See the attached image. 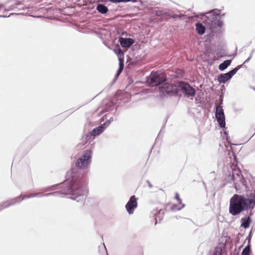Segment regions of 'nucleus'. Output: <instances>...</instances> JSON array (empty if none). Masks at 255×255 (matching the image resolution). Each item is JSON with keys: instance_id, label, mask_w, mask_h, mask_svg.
I'll return each mask as SVG.
<instances>
[{"instance_id": "f257e3e1", "label": "nucleus", "mask_w": 255, "mask_h": 255, "mask_svg": "<svg viewBox=\"0 0 255 255\" xmlns=\"http://www.w3.org/2000/svg\"><path fill=\"white\" fill-rule=\"evenodd\" d=\"M255 205V200L246 198L244 196L235 194L230 199L229 212L235 216L244 210L253 208Z\"/></svg>"}, {"instance_id": "f03ea898", "label": "nucleus", "mask_w": 255, "mask_h": 255, "mask_svg": "<svg viewBox=\"0 0 255 255\" xmlns=\"http://www.w3.org/2000/svg\"><path fill=\"white\" fill-rule=\"evenodd\" d=\"M59 194V192H55L54 193H50L48 194H46L45 195H43L42 192H38L35 193H31L27 195L21 196L20 197H17L15 198V199H13L11 201H6L3 203H0V211L1 210L6 208L10 206L13 205V204L19 202L20 201H22L25 199L26 198H33L37 196H42L44 195L47 196L49 195H57Z\"/></svg>"}, {"instance_id": "7ed1b4c3", "label": "nucleus", "mask_w": 255, "mask_h": 255, "mask_svg": "<svg viewBox=\"0 0 255 255\" xmlns=\"http://www.w3.org/2000/svg\"><path fill=\"white\" fill-rule=\"evenodd\" d=\"M166 80L165 76L162 73L159 72H152L151 73L147 80L150 86H157Z\"/></svg>"}, {"instance_id": "20e7f679", "label": "nucleus", "mask_w": 255, "mask_h": 255, "mask_svg": "<svg viewBox=\"0 0 255 255\" xmlns=\"http://www.w3.org/2000/svg\"><path fill=\"white\" fill-rule=\"evenodd\" d=\"M62 193L80 196L82 194L81 186L79 183L71 182L68 185L63 187Z\"/></svg>"}, {"instance_id": "39448f33", "label": "nucleus", "mask_w": 255, "mask_h": 255, "mask_svg": "<svg viewBox=\"0 0 255 255\" xmlns=\"http://www.w3.org/2000/svg\"><path fill=\"white\" fill-rule=\"evenodd\" d=\"M160 90L162 95L177 94L179 91L178 83L176 84L165 83L160 87Z\"/></svg>"}, {"instance_id": "423d86ee", "label": "nucleus", "mask_w": 255, "mask_h": 255, "mask_svg": "<svg viewBox=\"0 0 255 255\" xmlns=\"http://www.w3.org/2000/svg\"><path fill=\"white\" fill-rule=\"evenodd\" d=\"M92 152L87 150L85 151L82 156L77 160L76 166L80 168H84L88 166L91 162Z\"/></svg>"}, {"instance_id": "0eeeda50", "label": "nucleus", "mask_w": 255, "mask_h": 255, "mask_svg": "<svg viewBox=\"0 0 255 255\" xmlns=\"http://www.w3.org/2000/svg\"><path fill=\"white\" fill-rule=\"evenodd\" d=\"M179 91H182L184 95L189 98L195 96L196 91L188 83L184 82H178Z\"/></svg>"}, {"instance_id": "6e6552de", "label": "nucleus", "mask_w": 255, "mask_h": 255, "mask_svg": "<svg viewBox=\"0 0 255 255\" xmlns=\"http://www.w3.org/2000/svg\"><path fill=\"white\" fill-rule=\"evenodd\" d=\"M215 116L221 128H224L225 126V117L223 109L221 106H217Z\"/></svg>"}, {"instance_id": "1a4fd4ad", "label": "nucleus", "mask_w": 255, "mask_h": 255, "mask_svg": "<svg viewBox=\"0 0 255 255\" xmlns=\"http://www.w3.org/2000/svg\"><path fill=\"white\" fill-rule=\"evenodd\" d=\"M238 67H236L233 70L226 74H220L218 76V80L220 83H225L230 79L232 76L236 73L239 70Z\"/></svg>"}, {"instance_id": "9d476101", "label": "nucleus", "mask_w": 255, "mask_h": 255, "mask_svg": "<svg viewBox=\"0 0 255 255\" xmlns=\"http://www.w3.org/2000/svg\"><path fill=\"white\" fill-rule=\"evenodd\" d=\"M137 206V199L134 195L130 197L129 201L126 205V208L129 214H132L134 209Z\"/></svg>"}, {"instance_id": "9b49d317", "label": "nucleus", "mask_w": 255, "mask_h": 255, "mask_svg": "<svg viewBox=\"0 0 255 255\" xmlns=\"http://www.w3.org/2000/svg\"><path fill=\"white\" fill-rule=\"evenodd\" d=\"M119 41L121 45L125 48H128L134 43V40L131 38L121 37Z\"/></svg>"}, {"instance_id": "f8f14e48", "label": "nucleus", "mask_w": 255, "mask_h": 255, "mask_svg": "<svg viewBox=\"0 0 255 255\" xmlns=\"http://www.w3.org/2000/svg\"><path fill=\"white\" fill-rule=\"evenodd\" d=\"M175 198L178 201V204L177 205H173L171 208V209L179 210L183 208L185 205L182 203L179 194L178 193H175Z\"/></svg>"}, {"instance_id": "ddd939ff", "label": "nucleus", "mask_w": 255, "mask_h": 255, "mask_svg": "<svg viewBox=\"0 0 255 255\" xmlns=\"http://www.w3.org/2000/svg\"><path fill=\"white\" fill-rule=\"evenodd\" d=\"M196 29L197 33L200 35H202L205 33V27L200 23H197L196 24Z\"/></svg>"}, {"instance_id": "4468645a", "label": "nucleus", "mask_w": 255, "mask_h": 255, "mask_svg": "<svg viewBox=\"0 0 255 255\" xmlns=\"http://www.w3.org/2000/svg\"><path fill=\"white\" fill-rule=\"evenodd\" d=\"M251 223V219L250 217L242 219V225L241 226L244 228H248Z\"/></svg>"}, {"instance_id": "2eb2a0df", "label": "nucleus", "mask_w": 255, "mask_h": 255, "mask_svg": "<svg viewBox=\"0 0 255 255\" xmlns=\"http://www.w3.org/2000/svg\"><path fill=\"white\" fill-rule=\"evenodd\" d=\"M97 9L99 12L103 14L107 13L108 11V7L103 4H98Z\"/></svg>"}, {"instance_id": "dca6fc26", "label": "nucleus", "mask_w": 255, "mask_h": 255, "mask_svg": "<svg viewBox=\"0 0 255 255\" xmlns=\"http://www.w3.org/2000/svg\"><path fill=\"white\" fill-rule=\"evenodd\" d=\"M231 61L230 60H227L220 64L219 66V69L221 71H223L226 69L231 64Z\"/></svg>"}, {"instance_id": "f3484780", "label": "nucleus", "mask_w": 255, "mask_h": 255, "mask_svg": "<svg viewBox=\"0 0 255 255\" xmlns=\"http://www.w3.org/2000/svg\"><path fill=\"white\" fill-rule=\"evenodd\" d=\"M104 130V128L102 126H100L97 128H94L91 132V135L95 136L102 133Z\"/></svg>"}, {"instance_id": "a211bd4d", "label": "nucleus", "mask_w": 255, "mask_h": 255, "mask_svg": "<svg viewBox=\"0 0 255 255\" xmlns=\"http://www.w3.org/2000/svg\"><path fill=\"white\" fill-rule=\"evenodd\" d=\"M115 51L116 53L117 56H118L119 60L124 59V53L120 48L115 49Z\"/></svg>"}, {"instance_id": "6ab92c4d", "label": "nucleus", "mask_w": 255, "mask_h": 255, "mask_svg": "<svg viewBox=\"0 0 255 255\" xmlns=\"http://www.w3.org/2000/svg\"><path fill=\"white\" fill-rule=\"evenodd\" d=\"M251 252L250 246H248L243 250L242 255H250Z\"/></svg>"}, {"instance_id": "aec40b11", "label": "nucleus", "mask_w": 255, "mask_h": 255, "mask_svg": "<svg viewBox=\"0 0 255 255\" xmlns=\"http://www.w3.org/2000/svg\"><path fill=\"white\" fill-rule=\"evenodd\" d=\"M222 250L220 247H217L215 249L213 255H222Z\"/></svg>"}, {"instance_id": "412c9836", "label": "nucleus", "mask_w": 255, "mask_h": 255, "mask_svg": "<svg viewBox=\"0 0 255 255\" xmlns=\"http://www.w3.org/2000/svg\"><path fill=\"white\" fill-rule=\"evenodd\" d=\"M137 0H110L111 2L114 3H119L121 2H128V1H132L136 2Z\"/></svg>"}, {"instance_id": "4be33fe9", "label": "nucleus", "mask_w": 255, "mask_h": 255, "mask_svg": "<svg viewBox=\"0 0 255 255\" xmlns=\"http://www.w3.org/2000/svg\"><path fill=\"white\" fill-rule=\"evenodd\" d=\"M156 15L158 16H161L164 17V16H169V14L167 12H162V11H157L156 12Z\"/></svg>"}, {"instance_id": "5701e85b", "label": "nucleus", "mask_w": 255, "mask_h": 255, "mask_svg": "<svg viewBox=\"0 0 255 255\" xmlns=\"http://www.w3.org/2000/svg\"><path fill=\"white\" fill-rule=\"evenodd\" d=\"M119 61H120V70L121 71L124 68V59H120L119 60Z\"/></svg>"}, {"instance_id": "b1692460", "label": "nucleus", "mask_w": 255, "mask_h": 255, "mask_svg": "<svg viewBox=\"0 0 255 255\" xmlns=\"http://www.w3.org/2000/svg\"><path fill=\"white\" fill-rule=\"evenodd\" d=\"M167 16L169 17H172L173 18H178V17H180V15H178L177 14H173L172 15H170L169 14V16ZM168 17H167V18H165V19L167 20V19H168Z\"/></svg>"}, {"instance_id": "393cba45", "label": "nucleus", "mask_w": 255, "mask_h": 255, "mask_svg": "<svg viewBox=\"0 0 255 255\" xmlns=\"http://www.w3.org/2000/svg\"><path fill=\"white\" fill-rule=\"evenodd\" d=\"M233 179L234 181H235V174L234 173H233Z\"/></svg>"}, {"instance_id": "a878e982", "label": "nucleus", "mask_w": 255, "mask_h": 255, "mask_svg": "<svg viewBox=\"0 0 255 255\" xmlns=\"http://www.w3.org/2000/svg\"><path fill=\"white\" fill-rule=\"evenodd\" d=\"M248 60H249V59H247V60H246L245 61V62H246L248 61Z\"/></svg>"}, {"instance_id": "bb28decb", "label": "nucleus", "mask_w": 255, "mask_h": 255, "mask_svg": "<svg viewBox=\"0 0 255 255\" xmlns=\"http://www.w3.org/2000/svg\"><path fill=\"white\" fill-rule=\"evenodd\" d=\"M224 133H225V134H227V132H226V131H225V132H224Z\"/></svg>"}, {"instance_id": "cd10ccee", "label": "nucleus", "mask_w": 255, "mask_h": 255, "mask_svg": "<svg viewBox=\"0 0 255 255\" xmlns=\"http://www.w3.org/2000/svg\"><path fill=\"white\" fill-rule=\"evenodd\" d=\"M237 174L238 175V176H239V173H237Z\"/></svg>"}]
</instances>
